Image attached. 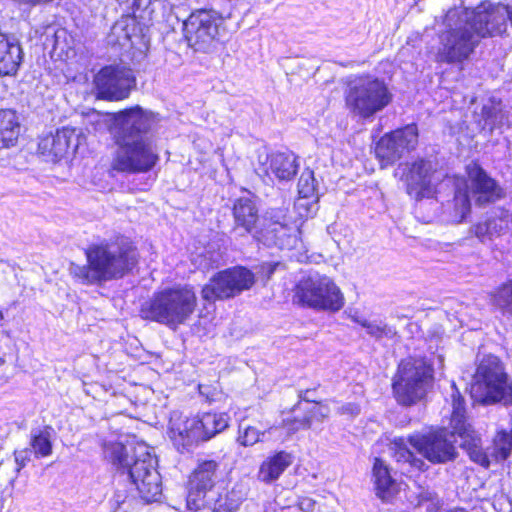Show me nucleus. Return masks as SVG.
<instances>
[{"mask_svg": "<svg viewBox=\"0 0 512 512\" xmlns=\"http://www.w3.org/2000/svg\"><path fill=\"white\" fill-rule=\"evenodd\" d=\"M452 413L449 432L443 428L428 434H413L407 439L396 437L391 442L393 456L398 463L407 465L416 471H425L428 465L422 458L413 454L408 443L414 447L424 458L433 464H443L453 461L457 457L454 445L456 436L460 438V447L464 449L469 458L485 467H489L487 454L482 447L480 434L474 429L466 415L465 399L460 394L455 383L451 384Z\"/></svg>", "mask_w": 512, "mask_h": 512, "instance_id": "obj_1", "label": "nucleus"}, {"mask_svg": "<svg viewBox=\"0 0 512 512\" xmlns=\"http://www.w3.org/2000/svg\"><path fill=\"white\" fill-rule=\"evenodd\" d=\"M157 115L139 106L120 111L115 116L111 170L126 174L151 171L159 161L157 146L151 135Z\"/></svg>", "mask_w": 512, "mask_h": 512, "instance_id": "obj_2", "label": "nucleus"}, {"mask_svg": "<svg viewBox=\"0 0 512 512\" xmlns=\"http://www.w3.org/2000/svg\"><path fill=\"white\" fill-rule=\"evenodd\" d=\"M87 263H72L71 276L83 285H101L118 280L128 274L137 264L136 248L129 238L114 235L90 244L85 250Z\"/></svg>", "mask_w": 512, "mask_h": 512, "instance_id": "obj_3", "label": "nucleus"}, {"mask_svg": "<svg viewBox=\"0 0 512 512\" xmlns=\"http://www.w3.org/2000/svg\"><path fill=\"white\" fill-rule=\"evenodd\" d=\"M104 458L117 470L126 473L141 499L150 503L162 494V482L157 470V459L144 443L125 446L118 442L106 443Z\"/></svg>", "mask_w": 512, "mask_h": 512, "instance_id": "obj_4", "label": "nucleus"}, {"mask_svg": "<svg viewBox=\"0 0 512 512\" xmlns=\"http://www.w3.org/2000/svg\"><path fill=\"white\" fill-rule=\"evenodd\" d=\"M196 302V294L188 285L165 288L142 304L140 316L176 329L193 314Z\"/></svg>", "mask_w": 512, "mask_h": 512, "instance_id": "obj_5", "label": "nucleus"}, {"mask_svg": "<svg viewBox=\"0 0 512 512\" xmlns=\"http://www.w3.org/2000/svg\"><path fill=\"white\" fill-rule=\"evenodd\" d=\"M471 396L483 404H512V383L497 356L484 355L478 360L471 384Z\"/></svg>", "mask_w": 512, "mask_h": 512, "instance_id": "obj_6", "label": "nucleus"}, {"mask_svg": "<svg viewBox=\"0 0 512 512\" xmlns=\"http://www.w3.org/2000/svg\"><path fill=\"white\" fill-rule=\"evenodd\" d=\"M393 99L386 82L372 75H362L349 81L345 102L352 114L361 119L373 118L384 110Z\"/></svg>", "mask_w": 512, "mask_h": 512, "instance_id": "obj_7", "label": "nucleus"}, {"mask_svg": "<svg viewBox=\"0 0 512 512\" xmlns=\"http://www.w3.org/2000/svg\"><path fill=\"white\" fill-rule=\"evenodd\" d=\"M230 417L223 412H206L177 422L170 421V433L178 449L189 450L201 441H208L229 426Z\"/></svg>", "mask_w": 512, "mask_h": 512, "instance_id": "obj_8", "label": "nucleus"}, {"mask_svg": "<svg viewBox=\"0 0 512 512\" xmlns=\"http://www.w3.org/2000/svg\"><path fill=\"white\" fill-rule=\"evenodd\" d=\"M294 303L317 311H339L344 306V296L335 282L326 275L309 274L295 287Z\"/></svg>", "mask_w": 512, "mask_h": 512, "instance_id": "obj_9", "label": "nucleus"}, {"mask_svg": "<svg viewBox=\"0 0 512 512\" xmlns=\"http://www.w3.org/2000/svg\"><path fill=\"white\" fill-rule=\"evenodd\" d=\"M446 21L450 28L441 35L442 46L437 59L446 63L462 62L472 53L479 38L471 26L467 11L461 15L457 11H449Z\"/></svg>", "mask_w": 512, "mask_h": 512, "instance_id": "obj_10", "label": "nucleus"}, {"mask_svg": "<svg viewBox=\"0 0 512 512\" xmlns=\"http://www.w3.org/2000/svg\"><path fill=\"white\" fill-rule=\"evenodd\" d=\"M433 378V370L423 360L403 361L393 382V393L397 402L411 406L427 393Z\"/></svg>", "mask_w": 512, "mask_h": 512, "instance_id": "obj_11", "label": "nucleus"}, {"mask_svg": "<svg viewBox=\"0 0 512 512\" xmlns=\"http://www.w3.org/2000/svg\"><path fill=\"white\" fill-rule=\"evenodd\" d=\"M255 275L249 269L236 266L217 272L201 291L203 300L214 302L234 298L255 284Z\"/></svg>", "mask_w": 512, "mask_h": 512, "instance_id": "obj_12", "label": "nucleus"}, {"mask_svg": "<svg viewBox=\"0 0 512 512\" xmlns=\"http://www.w3.org/2000/svg\"><path fill=\"white\" fill-rule=\"evenodd\" d=\"M222 16L213 9L192 12L183 22L184 37L195 51L207 52L216 41Z\"/></svg>", "mask_w": 512, "mask_h": 512, "instance_id": "obj_13", "label": "nucleus"}, {"mask_svg": "<svg viewBox=\"0 0 512 512\" xmlns=\"http://www.w3.org/2000/svg\"><path fill=\"white\" fill-rule=\"evenodd\" d=\"M418 144V129L414 124L383 135L375 146V155L382 168L393 165Z\"/></svg>", "mask_w": 512, "mask_h": 512, "instance_id": "obj_14", "label": "nucleus"}, {"mask_svg": "<svg viewBox=\"0 0 512 512\" xmlns=\"http://www.w3.org/2000/svg\"><path fill=\"white\" fill-rule=\"evenodd\" d=\"M98 96L106 100H121L128 97L135 85L131 69L124 66H106L95 76Z\"/></svg>", "mask_w": 512, "mask_h": 512, "instance_id": "obj_15", "label": "nucleus"}, {"mask_svg": "<svg viewBox=\"0 0 512 512\" xmlns=\"http://www.w3.org/2000/svg\"><path fill=\"white\" fill-rule=\"evenodd\" d=\"M82 134L76 128L63 127L40 139L38 151L48 161L57 162L74 153L81 144Z\"/></svg>", "mask_w": 512, "mask_h": 512, "instance_id": "obj_16", "label": "nucleus"}, {"mask_svg": "<svg viewBox=\"0 0 512 512\" xmlns=\"http://www.w3.org/2000/svg\"><path fill=\"white\" fill-rule=\"evenodd\" d=\"M434 169L431 161L419 159L406 164L402 179L406 183L407 193L415 200L431 198L436 193Z\"/></svg>", "mask_w": 512, "mask_h": 512, "instance_id": "obj_17", "label": "nucleus"}, {"mask_svg": "<svg viewBox=\"0 0 512 512\" xmlns=\"http://www.w3.org/2000/svg\"><path fill=\"white\" fill-rule=\"evenodd\" d=\"M219 464L214 460L200 462L190 475L187 507L197 511L205 504V496L215 485Z\"/></svg>", "mask_w": 512, "mask_h": 512, "instance_id": "obj_18", "label": "nucleus"}, {"mask_svg": "<svg viewBox=\"0 0 512 512\" xmlns=\"http://www.w3.org/2000/svg\"><path fill=\"white\" fill-rule=\"evenodd\" d=\"M468 18L478 38L502 34L506 30L508 20L507 5L491 6L490 9L468 12Z\"/></svg>", "mask_w": 512, "mask_h": 512, "instance_id": "obj_19", "label": "nucleus"}, {"mask_svg": "<svg viewBox=\"0 0 512 512\" xmlns=\"http://www.w3.org/2000/svg\"><path fill=\"white\" fill-rule=\"evenodd\" d=\"M468 179L475 202L485 205L503 196L502 188L477 164L467 166Z\"/></svg>", "mask_w": 512, "mask_h": 512, "instance_id": "obj_20", "label": "nucleus"}, {"mask_svg": "<svg viewBox=\"0 0 512 512\" xmlns=\"http://www.w3.org/2000/svg\"><path fill=\"white\" fill-rule=\"evenodd\" d=\"M234 230L242 229L246 234H251L257 239L260 231L258 208L249 197H240L233 205Z\"/></svg>", "mask_w": 512, "mask_h": 512, "instance_id": "obj_21", "label": "nucleus"}, {"mask_svg": "<svg viewBox=\"0 0 512 512\" xmlns=\"http://www.w3.org/2000/svg\"><path fill=\"white\" fill-rule=\"evenodd\" d=\"M450 185L453 187L454 195L448 206L453 208V221L460 223L470 212L469 185L465 178L456 176L446 177L441 183V186Z\"/></svg>", "mask_w": 512, "mask_h": 512, "instance_id": "obj_22", "label": "nucleus"}, {"mask_svg": "<svg viewBox=\"0 0 512 512\" xmlns=\"http://www.w3.org/2000/svg\"><path fill=\"white\" fill-rule=\"evenodd\" d=\"M299 231L291 224L277 226L273 229H260L257 239L268 247H278L279 249H294L297 246Z\"/></svg>", "mask_w": 512, "mask_h": 512, "instance_id": "obj_23", "label": "nucleus"}, {"mask_svg": "<svg viewBox=\"0 0 512 512\" xmlns=\"http://www.w3.org/2000/svg\"><path fill=\"white\" fill-rule=\"evenodd\" d=\"M22 60L20 44L0 31V76L16 74Z\"/></svg>", "mask_w": 512, "mask_h": 512, "instance_id": "obj_24", "label": "nucleus"}, {"mask_svg": "<svg viewBox=\"0 0 512 512\" xmlns=\"http://www.w3.org/2000/svg\"><path fill=\"white\" fill-rule=\"evenodd\" d=\"M269 171L279 180H291L297 173L298 163L291 152H274L267 156Z\"/></svg>", "mask_w": 512, "mask_h": 512, "instance_id": "obj_25", "label": "nucleus"}, {"mask_svg": "<svg viewBox=\"0 0 512 512\" xmlns=\"http://www.w3.org/2000/svg\"><path fill=\"white\" fill-rule=\"evenodd\" d=\"M293 456L285 451L275 453L262 462L258 471V479L264 483L276 481L292 464Z\"/></svg>", "mask_w": 512, "mask_h": 512, "instance_id": "obj_26", "label": "nucleus"}, {"mask_svg": "<svg viewBox=\"0 0 512 512\" xmlns=\"http://www.w3.org/2000/svg\"><path fill=\"white\" fill-rule=\"evenodd\" d=\"M20 134V122L16 111L0 110V149L14 146Z\"/></svg>", "mask_w": 512, "mask_h": 512, "instance_id": "obj_27", "label": "nucleus"}, {"mask_svg": "<svg viewBox=\"0 0 512 512\" xmlns=\"http://www.w3.org/2000/svg\"><path fill=\"white\" fill-rule=\"evenodd\" d=\"M373 478L376 495L384 502L391 500L395 493V481L384 462L376 458L373 465Z\"/></svg>", "mask_w": 512, "mask_h": 512, "instance_id": "obj_28", "label": "nucleus"}, {"mask_svg": "<svg viewBox=\"0 0 512 512\" xmlns=\"http://www.w3.org/2000/svg\"><path fill=\"white\" fill-rule=\"evenodd\" d=\"M245 496L242 487L238 485L230 490L223 489L213 502L212 512H235Z\"/></svg>", "mask_w": 512, "mask_h": 512, "instance_id": "obj_29", "label": "nucleus"}, {"mask_svg": "<svg viewBox=\"0 0 512 512\" xmlns=\"http://www.w3.org/2000/svg\"><path fill=\"white\" fill-rule=\"evenodd\" d=\"M54 430L46 426L43 429L32 430L30 446L34 455L39 457H48L52 454V436Z\"/></svg>", "mask_w": 512, "mask_h": 512, "instance_id": "obj_30", "label": "nucleus"}, {"mask_svg": "<svg viewBox=\"0 0 512 512\" xmlns=\"http://www.w3.org/2000/svg\"><path fill=\"white\" fill-rule=\"evenodd\" d=\"M293 411H301L303 413V417L309 420L310 428H312L314 424L322 423L326 418H328L330 414L328 405L321 402L308 404L305 406L297 403L293 407Z\"/></svg>", "mask_w": 512, "mask_h": 512, "instance_id": "obj_31", "label": "nucleus"}, {"mask_svg": "<svg viewBox=\"0 0 512 512\" xmlns=\"http://www.w3.org/2000/svg\"><path fill=\"white\" fill-rule=\"evenodd\" d=\"M512 451V435L501 431L498 432L493 440V450L489 454L485 450L484 452L488 456V460L490 461V457H492L495 461H503L506 460Z\"/></svg>", "mask_w": 512, "mask_h": 512, "instance_id": "obj_32", "label": "nucleus"}, {"mask_svg": "<svg viewBox=\"0 0 512 512\" xmlns=\"http://www.w3.org/2000/svg\"><path fill=\"white\" fill-rule=\"evenodd\" d=\"M290 222L287 207L268 208L260 221V229H273L277 226L288 225Z\"/></svg>", "mask_w": 512, "mask_h": 512, "instance_id": "obj_33", "label": "nucleus"}, {"mask_svg": "<svg viewBox=\"0 0 512 512\" xmlns=\"http://www.w3.org/2000/svg\"><path fill=\"white\" fill-rule=\"evenodd\" d=\"M493 298L496 307L501 313L512 317V280L500 286Z\"/></svg>", "mask_w": 512, "mask_h": 512, "instance_id": "obj_34", "label": "nucleus"}, {"mask_svg": "<svg viewBox=\"0 0 512 512\" xmlns=\"http://www.w3.org/2000/svg\"><path fill=\"white\" fill-rule=\"evenodd\" d=\"M298 193L300 198L298 200L299 205L302 199L315 198L314 201L318 200L316 193V181L312 170L306 169L302 172L298 181Z\"/></svg>", "mask_w": 512, "mask_h": 512, "instance_id": "obj_35", "label": "nucleus"}, {"mask_svg": "<svg viewBox=\"0 0 512 512\" xmlns=\"http://www.w3.org/2000/svg\"><path fill=\"white\" fill-rule=\"evenodd\" d=\"M362 327L366 329L367 334L376 340L382 338L392 339L397 334L394 327L389 326L381 320L363 322Z\"/></svg>", "mask_w": 512, "mask_h": 512, "instance_id": "obj_36", "label": "nucleus"}, {"mask_svg": "<svg viewBox=\"0 0 512 512\" xmlns=\"http://www.w3.org/2000/svg\"><path fill=\"white\" fill-rule=\"evenodd\" d=\"M131 36L127 31V25L124 21L116 22L110 33L108 34L107 41L110 45H119L125 47L129 44Z\"/></svg>", "mask_w": 512, "mask_h": 512, "instance_id": "obj_37", "label": "nucleus"}, {"mask_svg": "<svg viewBox=\"0 0 512 512\" xmlns=\"http://www.w3.org/2000/svg\"><path fill=\"white\" fill-rule=\"evenodd\" d=\"M510 214L508 211H501L499 216L487 219L491 238L501 235L509 228Z\"/></svg>", "mask_w": 512, "mask_h": 512, "instance_id": "obj_38", "label": "nucleus"}, {"mask_svg": "<svg viewBox=\"0 0 512 512\" xmlns=\"http://www.w3.org/2000/svg\"><path fill=\"white\" fill-rule=\"evenodd\" d=\"M264 435L265 432H261L253 426H246L244 428L240 426L237 441L240 445L249 447L261 441Z\"/></svg>", "mask_w": 512, "mask_h": 512, "instance_id": "obj_39", "label": "nucleus"}, {"mask_svg": "<svg viewBox=\"0 0 512 512\" xmlns=\"http://www.w3.org/2000/svg\"><path fill=\"white\" fill-rule=\"evenodd\" d=\"M499 112L500 109L493 103L483 105L481 109V116L484 120V128L489 127L491 130L494 128Z\"/></svg>", "mask_w": 512, "mask_h": 512, "instance_id": "obj_40", "label": "nucleus"}, {"mask_svg": "<svg viewBox=\"0 0 512 512\" xmlns=\"http://www.w3.org/2000/svg\"><path fill=\"white\" fill-rule=\"evenodd\" d=\"M283 427L289 433H295L300 430L310 429V422L302 416H295L294 418H286L283 420Z\"/></svg>", "mask_w": 512, "mask_h": 512, "instance_id": "obj_41", "label": "nucleus"}, {"mask_svg": "<svg viewBox=\"0 0 512 512\" xmlns=\"http://www.w3.org/2000/svg\"><path fill=\"white\" fill-rule=\"evenodd\" d=\"M32 450L30 448H24L21 450H16L14 452V458L17 465L16 471L20 472L22 468H24L27 463L31 460Z\"/></svg>", "mask_w": 512, "mask_h": 512, "instance_id": "obj_42", "label": "nucleus"}, {"mask_svg": "<svg viewBox=\"0 0 512 512\" xmlns=\"http://www.w3.org/2000/svg\"><path fill=\"white\" fill-rule=\"evenodd\" d=\"M472 232L483 243H485L488 240H492V238L490 236L487 220L476 224L472 228Z\"/></svg>", "mask_w": 512, "mask_h": 512, "instance_id": "obj_43", "label": "nucleus"}, {"mask_svg": "<svg viewBox=\"0 0 512 512\" xmlns=\"http://www.w3.org/2000/svg\"><path fill=\"white\" fill-rule=\"evenodd\" d=\"M128 494L125 489H117L111 498V509L115 512L127 502Z\"/></svg>", "mask_w": 512, "mask_h": 512, "instance_id": "obj_44", "label": "nucleus"}, {"mask_svg": "<svg viewBox=\"0 0 512 512\" xmlns=\"http://www.w3.org/2000/svg\"><path fill=\"white\" fill-rule=\"evenodd\" d=\"M90 122L91 124H95V128H94V131H101V130H104L106 128V123L105 121L102 120V116L97 113V112H94L90 115Z\"/></svg>", "mask_w": 512, "mask_h": 512, "instance_id": "obj_45", "label": "nucleus"}, {"mask_svg": "<svg viewBox=\"0 0 512 512\" xmlns=\"http://www.w3.org/2000/svg\"><path fill=\"white\" fill-rule=\"evenodd\" d=\"M315 505H316V502L313 499L308 498V497L300 499L299 504H298L299 509L304 512L313 511L315 508Z\"/></svg>", "mask_w": 512, "mask_h": 512, "instance_id": "obj_46", "label": "nucleus"}, {"mask_svg": "<svg viewBox=\"0 0 512 512\" xmlns=\"http://www.w3.org/2000/svg\"><path fill=\"white\" fill-rule=\"evenodd\" d=\"M310 390L302 391L299 395L300 400L298 403H300L302 406L317 403L315 400H312L309 398Z\"/></svg>", "mask_w": 512, "mask_h": 512, "instance_id": "obj_47", "label": "nucleus"}, {"mask_svg": "<svg viewBox=\"0 0 512 512\" xmlns=\"http://www.w3.org/2000/svg\"><path fill=\"white\" fill-rule=\"evenodd\" d=\"M341 413H350L357 415L359 413V408L353 404H347L342 406Z\"/></svg>", "mask_w": 512, "mask_h": 512, "instance_id": "obj_48", "label": "nucleus"}, {"mask_svg": "<svg viewBox=\"0 0 512 512\" xmlns=\"http://www.w3.org/2000/svg\"><path fill=\"white\" fill-rule=\"evenodd\" d=\"M219 262V255L217 254L216 257H214V255H212L210 258H209V262L205 263V264H202V267L204 269H209L210 267H213L214 264H218Z\"/></svg>", "mask_w": 512, "mask_h": 512, "instance_id": "obj_49", "label": "nucleus"}, {"mask_svg": "<svg viewBox=\"0 0 512 512\" xmlns=\"http://www.w3.org/2000/svg\"><path fill=\"white\" fill-rule=\"evenodd\" d=\"M351 318H352V320L354 322L358 323L361 326H362L363 322H369L370 321V320H367V319H365V318H363L361 316H358V315H353Z\"/></svg>", "mask_w": 512, "mask_h": 512, "instance_id": "obj_50", "label": "nucleus"}, {"mask_svg": "<svg viewBox=\"0 0 512 512\" xmlns=\"http://www.w3.org/2000/svg\"><path fill=\"white\" fill-rule=\"evenodd\" d=\"M447 512H468L466 509L464 508H454V509H451Z\"/></svg>", "mask_w": 512, "mask_h": 512, "instance_id": "obj_51", "label": "nucleus"}, {"mask_svg": "<svg viewBox=\"0 0 512 512\" xmlns=\"http://www.w3.org/2000/svg\"><path fill=\"white\" fill-rule=\"evenodd\" d=\"M4 316L2 311H0V326L3 325Z\"/></svg>", "mask_w": 512, "mask_h": 512, "instance_id": "obj_52", "label": "nucleus"}, {"mask_svg": "<svg viewBox=\"0 0 512 512\" xmlns=\"http://www.w3.org/2000/svg\"><path fill=\"white\" fill-rule=\"evenodd\" d=\"M3 363V360L0 359V365Z\"/></svg>", "mask_w": 512, "mask_h": 512, "instance_id": "obj_53", "label": "nucleus"}]
</instances>
